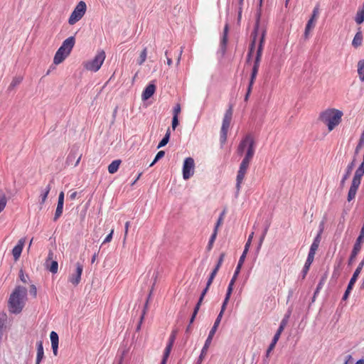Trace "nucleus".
Instances as JSON below:
<instances>
[{
    "label": "nucleus",
    "instance_id": "obj_1",
    "mask_svg": "<svg viewBox=\"0 0 364 364\" xmlns=\"http://www.w3.org/2000/svg\"><path fill=\"white\" fill-rule=\"evenodd\" d=\"M26 296L27 289L26 287L22 286L16 287L9 299V311L14 314H20L24 307L23 299L26 298Z\"/></svg>",
    "mask_w": 364,
    "mask_h": 364
},
{
    "label": "nucleus",
    "instance_id": "obj_2",
    "mask_svg": "<svg viewBox=\"0 0 364 364\" xmlns=\"http://www.w3.org/2000/svg\"><path fill=\"white\" fill-rule=\"evenodd\" d=\"M343 112L334 108L327 109L319 114L318 120L328 127L329 132H331L341 122Z\"/></svg>",
    "mask_w": 364,
    "mask_h": 364
},
{
    "label": "nucleus",
    "instance_id": "obj_3",
    "mask_svg": "<svg viewBox=\"0 0 364 364\" xmlns=\"http://www.w3.org/2000/svg\"><path fill=\"white\" fill-rule=\"evenodd\" d=\"M261 7L259 5V9H257L255 16V23L254 26V28L251 33L250 38L251 41L249 45L248 51L246 57V63H250L252 60L255 46H256V42L258 35L259 34V30H260V18H261Z\"/></svg>",
    "mask_w": 364,
    "mask_h": 364
},
{
    "label": "nucleus",
    "instance_id": "obj_4",
    "mask_svg": "<svg viewBox=\"0 0 364 364\" xmlns=\"http://www.w3.org/2000/svg\"><path fill=\"white\" fill-rule=\"evenodd\" d=\"M75 41V36H70L63 42L55 54L53 58L54 64L58 65L61 63L65 58L69 55L74 47Z\"/></svg>",
    "mask_w": 364,
    "mask_h": 364
},
{
    "label": "nucleus",
    "instance_id": "obj_5",
    "mask_svg": "<svg viewBox=\"0 0 364 364\" xmlns=\"http://www.w3.org/2000/svg\"><path fill=\"white\" fill-rule=\"evenodd\" d=\"M232 117V105L226 110L222 123V127L220 134V142L221 145L225 144L227 141L228 132L230 125V122Z\"/></svg>",
    "mask_w": 364,
    "mask_h": 364
},
{
    "label": "nucleus",
    "instance_id": "obj_6",
    "mask_svg": "<svg viewBox=\"0 0 364 364\" xmlns=\"http://www.w3.org/2000/svg\"><path fill=\"white\" fill-rule=\"evenodd\" d=\"M105 59V53L104 50H100L91 60L87 61L84 64V68L90 71L97 72L101 68Z\"/></svg>",
    "mask_w": 364,
    "mask_h": 364
},
{
    "label": "nucleus",
    "instance_id": "obj_7",
    "mask_svg": "<svg viewBox=\"0 0 364 364\" xmlns=\"http://www.w3.org/2000/svg\"><path fill=\"white\" fill-rule=\"evenodd\" d=\"M86 9L87 6L85 2L80 1L71 13L68 19V23L70 25H74L75 23L79 21L85 15Z\"/></svg>",
    "mask_w": 364,
    "mask_h": 364
},
{
    "label": "nucleus",
    "instance_id": "obj_8",
    "mask_svg": "<svg viewBox=\"0 0 364 364\" xmlns=\"http://www.w3.org/2000/svg\"><path fill=\"white\" fill-rule=\"evenodd\" d=\"M363 261H360V262L359 263L358 266L357 267V268L355 269V270L354 271L349 282H348V284L347 286V288L344 292V294L342 297V300L343 301H346L348 299V296H349V294L350 293V291H352L353 288V286L355 284V283L356 282L358 278V276L359 274H360L362 269H363Z\"/></svg>",
    "mask_w": 364,
    "mask_h": 364
},
{
    "label": "nucleus",
    "instance_id": "obj_9",
    "mask_svg": "<svg viewBox=\"0 0 364 364\" xmlns=\"http://www.w3.org/2000/svg\"><path fill=\"white\" fill-rule=\"evenodd\" d=\"M251 161L243 159L240 164L239 170L237 171L236 178V188L239 191L240 189L241 183L243 181L247 170L250 166Z\"/></svg>",
    "mask_w": 364,
    "mask_h": 364
},
{
    "label": "nucleus",
    "instance_id": "obj_10",
    "mask_svg": "<svg viewBox=\"0 0 364 364\" xmlns=\"http://www.w3.org/2000/svg\"><path fill=\"white\" fill-rule=\"evenodd\" d=\"M251 161L243 159L240 164L239 170L237 171L236 178V188L239 191L240 189L241 183L243 181L247 170L250 166Z\"/></svg>",
    "mask_w": 364,
    "mask_h": 364
},
{
    "label": "nucleus",
    "instance_id": "obj_11",
    "mask_svg": "<svg viewBox=\"0 0 364 364\" xmlns=\"http://www.w3.org/2000/svg\"><path fill=\"white\" fill-rule=\"evenodd\" d=\"M195 164L191 157H187L184 159L183 164V178L184 180L189 179L194 174Z\"/></svg>",
    "mask_w": 364,
    "mask_h": 364
},
{
    "label": "nucleus",
    "instance_id": "obj_12",
    "mask_svg": "<svg viewBox=\"0 0 364 364\" xmlns=\"http://www.w3.org/2000/svg\"><path fill=\"white\" fill-rule=\"evenodd\" d=\"M228 31H229V24H228V23H226L224 26L223 36H222L220 43V48L218 50V53H220L222 58H223L225 56L226 51H227V46H228Z\"/></svg>",
    "mask_w": 364,
    "mask_h": 364
},
{
    "label": "nucleus",
    "instance_id": "obj_13",
    "mask_svg": "<svg viewBox=\"0 0 364 364\" xmlns=\"http://www.w3.org/2000/svg\"><path fill=\"white\" fill-rule=\"evenodd\" d=\"M53 252L52 250H49L48 257L45 262V266L46 269L49 270L53 274H55L58 272V263L57 261L53 259Z\"/></svg>",
    "mask_w": 364,
    "mask_h": 364
},
{
    "label": "nucleus",
    "instance_id": "obj_14",
    "mask_svg": "<svg viewBox=\"0 0 364 364\" xmlns=\"http://www.w3.org/2000/svg\"><path fill=\"white\" fill-rule=\"evenodd\" d=\"M82 269L83 265L80 262H77L75 272L73 273L69 278V282H71L74 286L78 285L80 282Z\"/></svg>",
    "mask_w": 364,
    "mask_h": 364
},
{
    "label": "nucleus",
    "instance_id": "obj_15",
    "mask_svg": "<svg viewBox=\"0 0 364 364\" xmlns=\"http://www.w3.org/2000/svg\"><path fill=\"white\" fill-rule=\"evenodd\" d=\"M363 243V242L361 241H359L358 240H355L353 247V250L348 258V264L349 266L352 265L354 261L355 260L357 255L361 250Z\"/></svg>",
    "mask_w": 364,
    "mask_h": 364
},
{
    "label": "nucleus",
    "instance_id": "obj_16",
    "mask_svg": "<svg viewBox=\"0 0 364 364\" xmlns=\"http://www.w3.org/2000/svg\"><path fill=\"white\" fill-rule=\"evenodd\" d=\"M259 33H260V37H259L257 48L256 50L255 56L262 57L264 45V41H265V36H266V33H267L266 28L264 26H262V28H260Z\"/></svg>",
    "mask_w": 364,
    "mask_h": 364
},
{
    "label": "nucleus",
    "instance_id": "obj_17",
    "mask_svg": "<svg viewBox=\"0 0 364 364\" xmlns=\"http://www.w3.org/2000/svg\"><path fill=\"white\" fill-rule=\"evenodd\" d=\"M156 85L154 81L149 83V85L144 88L141 94V99L143 100H147L151 98L156 92Z\"/></svg>",
    "mask_w": 364,
    "mask_h": 364
},
{
    "label": "nucleus",
    "instance_id": "obj_18",
    "mask_svg": "<svg viewBox=\"0 0 364 364\" xmlns=\"http://www.w3.org/2000/svg\"><path fill=\"white\" fill-rule=\"evenodd\" d=\"M64 196H65L64 193L63 191H61L58 196L57 208H56L55 215L53 218L54 221H56L61 216V215L63 213V205H64Z\"/></svg>",
    "mask_w": 364,
    "mask_h": 364
},
{
    "label": "nucleus",
    "instance_id": "obj_19",
    "mask_svg": "<svg viewBox=\"0 0 364 364\" xmlns=\"http://www.w3.org/2000/svg\"><path fill=\"white\" fill-rule=\"evenodd\" d=\"M252 136L250 134H247L240 142L237 149V153L238 155L242 156L245 151V149L249 145V143L252 139Z\"/></svg>",
    "mask_w": 364,
    "mask_h": 364
},
{
    "label": "nucleus",
    "instance_id": "obj_20",
    "mask_svg": "<svg viewBox=\"0 0 364 364\" xmlns=\"http://www.w3.org/2000/svg\"><path fill=\"white\" fill-rule=\"evenodd\" d=\"M355 159L354 158L353 159V161L348 164V165L347 166V168H346V173L345 174L343 175L341 181V183H340V186L341 188H343L345 185V183H346V181L349 178V176H350L351 174V172L355 166Z\"/></svg>",
    "mask_w": 364,
    "mask_h": 364
},
{
    "label": "nucleus",
    "instance_id": "obj_21",
    "mask_svg": "<svg viewBox=\"0 0 364 364\" xmlns=\"http://www.w3.org/2000/svg\"><path fill=\"white\" fill-rule=\"evenodd\" d=\"M247 149L245 153V157L243 159H245L249 161H252L254 154H255V141L253 137H252L249 145L247 146Z\"/></svg>",
    "mask_w": 364,
    "mask_h": 364
},
{
    "label": "nucleus",
    "instance_id": "obj_22",
    "mask_svg": "<svg viewBox=\"0 0 364 364\" xmlns=\"http://www.w3.org/2000/svg\"><path fill=\"white\" fill-rule=\"evenodd\" d=\"M314 257H311L310 255L307 256L306 260L305 262L304 266L303 267V269L301 272V279H304L306 277V274H308V272L309 271L310 267L314 262Z\"/></svg>",
    "mask_w": 364,
    "mask_h": 364
},
{
    "label": "nucleus",
    "instance_id": "obj_23",
    "mask_svg": "<svg viewBox=\"0 0 364 364\" xmlns=\"http://www.w3.org/2000/svg\"><path fill=\"white\" fill-rule=\"evenodd\" d=\"M360 185V183H358L356 182L352 181L351 186H350V189L348 193L347 200L348 202L351 201L353 199L355 198L357 191H358Z\"/></svg>",
    "mask_w": 364,
    "mask_h": 364
},
{
    "label": "nucleus",
    "instance_id": "obj_24",
    "mask_svg": "<svg viewBox=\"0 0 364 364\" xmlns=\"http://www.w3.org/2000/svg\"><path fill=\"white\" fill-rule=\"evenodd\" d=\"M36 348H37V355H36V364H40V363L44 358V350H43V346L42 341H39L36 343Z\"/></svg>",
    "mask_w": 364,
    "mask_h": 364
},
{
    "label": "nucleus",
    "instance_id": "obj_25",
    "mask_svg": "<svg viewBox=\"0 0 364 364\" xmlns=\"http://www.w3.org/2000/svg\"><path fill=\"white\" fill-rule=\"evenodd\" d=\"M363 42V33L361 31V28H358V32L355 33L353 41H352V46L355 48H358L362 45Z\"/></svg>",
    "mask_w": 364,
    "mask_h": 364
},
{
    "label": "nucleus",
    "instance_id": "obj_26",
    "mask_svg": "<svg viewBox=\"0 0 364 364\" xmlns=\"http://www.w3.org/2000/svg\"><path fill=\"white\" fill-rule=\"evenodd\" d=\"M328 277V272H326L321 277V278L320 279V281L318 282V284H317V287H316V289L314 293V296H313V298H312V301H314L315 300V298L316 296V295L318 294V292L320 291V290L322 289L324 283L326 282V279Z\"/></svg>",
    "mask_w": 364,
    "mask_h": 364
},
{
    "label": "nucleus",
    "instance_id": "obj_27",
    "mask_svg": "<svg viewBox=\"0 0 364 364\" xmlns=\"http://www.w3.org/2000/svg\"><path fill=\"white\" fill-rule=\"evenodd\" d=\"M210 343H211L209 341L205 340L204 346L201 350L200 354L196 364H201L202 363V361L207 353L208 349Z\"/></svg>",
    "mask_w": 364,
    "mask_h": 364
},
{
    "label": "nucleus",
    "instance_id": "obj_28",
    "mask_svg": "<svg viewBox=\"0 0 364 364\" xmlns=\"http://www.w3.org/2000/svg\"><path fill=\"white\" fill-rule=\"evenodd\" d=\"M121 163H122V160H120V159L114 160L108 166L107 169H108L109 173L111 174L115 173L118 171Z\"/></svg>",
    "mask_w": 364,
    "mask_h": 364
},
{
    "label": "nucleus",
    "instance_id": "obj_29",
    "mask_svg": "<svg viewBox=\"0 0 364 364\" xmlns=\"http://www.w3.org/2000/svg\"><path fill=\"white\" fill-rule=\"evenodd\" d=\"M281 333H279V331H277L276 333L274 334L272 340V342L271 343L269 344L267 350V352H266V356L268 357L270 352L274 349L276 343H277L280 336H281Z\"/></svg>",
    "mask_w": 364,
    "mask_h": 364
},
{
    "label": "nucleus",
    "instance_id": "obj_30",
    "mask_svg": "<svg viewBox=\"0 0 364 364\" xmlns=\"http://www.w3.org/2000/svg\"><path fill=\"white\" fill-rule=\"evenodd\" d=\"M269 226H270V223L266 222V225H265L264 228V230L262 231V235L260 236V238H259V243H258V245H257V252L259 251V250L261 248V246H262V245L263 243V241H264V238L266 237V235H267V233L268 232Z\"/></svg>",
    "mask_w": 364,
    "mask_h": 364
},
{
    "label": "nucleus",
    "instance_id": "obj_31",
    "mask_svg": "<svg viewBox=\"0 0 364 364\" xmlns=\"http://www.w3.org/2000/svg\"><path fill=\"white\" fill-rule=\"evenodd\" d=\"M170 136H171V130H170V128H168L164 136L159 141V143L157 146V149H160L161 147L165 146L168 143V141L170 140Z\"/></svg>",
    "mask_w": 364,
    "mask_h": 364
},
{
    "label": "nucleus",
    "instance_id": "obj_32",
    "mask_svg": "<svg viewBox=\"0 0 364 364\" xmlns=\"http://www.w3.org/2000/svg\"><path fill=\"white\" fill-rule=\"evenodd\" d=\"M355 21L358 24H361L364 22V3L363 4L362 8L357 11Z\"/></svg>",
    "mask_w": 364,
    "mask_h": 364
},
{
    "label": "nucleus",
    "instance_id": "obj_33",
    "mask_svg": "<svg viewBox=\"0 0 364 364\" xmlns=\"http://www.w3.org/2000/svg\"><path fill=\"white\" fill-rule=\"evenodd\" d=\"M53 183V179H52L50 181V183L46 186V188L44 189V191H42L41 194V204H43L48 197V195L51 189V186H50V183Z\"/></svg>",
    "mask_w": 364,
    "mask_h": 364
},
{
    "label": "nucleus",
    "instance_id": "obj_34",
    "mask_svg": "<svg viewBox=\"0 0 364 364\" xmlns=\"http://www.w3.org/2000/svg\"><path fill=\"white\" fill-rule=\"evenodd\" d=\"M233 286H234V284H232V283H229V284H228L226 294H225L224 301L223 302V304L225 306L228 305V303L230 298L231 296V294L232 293Z\"/></svg>",
    "mask_w": 364,
    "mask_h": 364
},
{
    "label": "nucleus",
    "instance_id": "obj_35",
    "mask_svg": "<svg viewBox=\"0 0 364 364\" xmlns=\"http://www.w3.org/2000/svg\"><path fill=\"white\" fill-rule=\"evenodd\" d=\"M358 73L360 81H364V60H360L358 63Z\"/></svg>",
    "mask_w": 364,
    "mask_h": 364
},
{
    "label": "nucleus",
    "instance_id": "obj_36",
    "mask_svg": "<svg viewBox=\"0 0 364 364\" xmlns=\"http://www.w3.org/2000/svg\"><path fill=\"white\" fill-rule=\"evenodd\" d=\"M315 26V21L312 19H309L306 25L305 31H304V38L306 39L309 38V32L311 28Z\"/></svg>",
    "mask_w": 364,
    "mask_h": 364
},
{
    "label": "nucleus",
    "instance_id": "obj_37",
    "mask_svg": "<svg viewBox=\"0 0 364 364\" xmlns=\"http://www.w3.org/2000/svg\"><path fill=\"white\" fill-rule=\"evenodd\" d=\"M364 175V171L360 168H358L355 172L354 176L353 178L352 181L356 182L358 183H360L361 178Z\"/></svg>",
    "mask_w": 364,
    "mask_h": 364
},
{
    "label": "nucleus",
    "instance_id": "obj_38",
    "mask_svg": "<svg viewBox=\"0 0 364 364\" xmlns=\"http://www.w3.org/2000/svg\"><path fill=\"white\" fill-rule=\"evenodd\" d=\"M7 203V198L4 192L0 189V213L5 208Z\"/></svg>",
    "mask_w": 364,
    "mask_h": 364
},
{
    "label": "nucleus",
    "instance_id": "obj_39",
    "mask_svg": "<svg viewBox=\"0 0 364 364\" xmlns=\"http://www.w3.org/2000/svg\"><path fill=\"white\" fill-rule=\"evenodd\" d=\"M22 250H23V249H22V246H21V245H16L13 248L12 255H13L15 260H17L20 257Z\"/></svg>",
    "mask_w": 364,
    "mask_h": 364
},
{
    "label": "nucleus",
    "instance_id": "obj_40",
    "mask_svg": "<svg viewBox=\"0 0 364 364\" xmlns=\"http://www.w3.org/2000/svg\"><path fill=\"white\" fill-rule=\"evenodd\" d=\"M258 70H259L258 68H252V72H251V74H250V81H249V84H248V85L250 87H253V85H254L256 77H257V75L258 73Z\"/></svg>",
    "mask_w": 364,
    "mask_h": 364
},
{
    "label": "nucleus",
    "instance_id": "obj_41",
    "mask_svg": "<svg viewBox=\"0 0 364 364\" xmlns=\"http://www.w3.org/2000/svg\"><path fill=\"white\" fill-rule=\"evenodd\" d=\"M217 235H218V232L216 231H214L213 232L210 239H209V241H208V245L206 247V250L207 251H210L213 248V243L216 239V237H217Z\"/></svg>",
    "mask_w": 364,
    "mask_h": 364
},
{
    "label": "nucleus",
    "instance_id": "obj_42",
    "mask_svg": "<svg viewBox=\"0 0 364 364\" xmlns=\"http://www.w3.org/2000/svg\"><path fill=\"white\" fill-rule=\"evenodd\" d=\"M323 231V222L321 223L319 225V230L318 232V234L314 237L313 242L319 245L321 239V235Z\"/></svg>",
    "mask_w": 364,
    "mask_h": 364
},
{
    "label": "nucleus",
    "instance_id": "obj_43",
    "mask_svg": "<svg viewBox=\"0 0 364 364\" xmlns=\"http://www.w3.org/2000/svg\"><path fill=\"white\" fill-rule=\"evenodd\" d=\"M226 306H225L223 304H222V306H221V309H220V313L218 314L215 322H214V324L213 326H215V327H218L220 321H221V319H222V317H223V315L224 314V311H225V309H226Z\"/></svg>",
    "mask_w": 364,
    "mask_h": 364
},
{
    "label": "nucleus",
    "instance_id": "obj_44",
    "mask_svg": "<svg viewBox=\"0 0 364 364\" xmlns=\"http://www.w3.org/2000/svg\"><path fill=\"white\" fill-rule=\"evenodd\" d=\"M51 346H58L59 337L55 331H51L50 334Z\"/></svg>",
    "mask_w": 364,
    "mask_h": 364
},
{
    "label": "nucleus",
    "instance_id": "obj_45",
    "mask_svg": "<svg viewBox=\"0 0 364 364\" xmlns=\"http://www.w3.org/2000/svg\"><path fill=\"white\" fill-rule=\"evenodd\" d=\"M225 214V210H223L222 211V213L220 214V216L216 222V224L215 225V228H214V231H216L218 232V228L220 227V225L222 224L223 223V218H224V215Z\"/></svg>",
    "mask_w": 364,
    "mask_h": 364
},
{
    "label": "nucleus",
    "instance_id": "obj_46",
    "mask_svg": "<svg viewBox=\"0 0 364 364\" xmlns=\"http://www.w3.org/2000/svg\"><path fill=\"white\" fill-rule=\"evenodd\" d=\"M146 55H147V48H144L140 53L139 59L138 60L139 65H142L145 62V60L146 59Z\"/></svg>",
    "mask_w": 364,
    "mask_h": 364
},
{
    "label": "nucleus",
    "instance_id": "obj_47",
    "mask_svg": "<svg viewBox=\"0 0 364 364\" xmlns=\"http://www.w3.org/2000/svg\"><path fill=\"white\" fill-rule=\"evenodd\" d=\"M165 155V151H159L156 155L155 156V158L153 160V161L151 163V164L149 165V166H154L158 161H159L160 159H161Z\"/></svg>",
    "mask_w": 364,
    "mask_h": 364
},
{
    "label": "nucleus",
    "instance_id": "obj_48",
    "mask_svg": "<svg viewBox=\"0 0 364 364\" xmlns=\"http://www.w3.org/2000/svg\"><path fill=\"white\" fill-rule=\"evenodd\" d=\"M21 81H22V77H14L12 80V81H11V82L9 87V90L13 89L14 87H15L16 86L19 85L21 82Z\"/></svg>",
    "mask_w": 364,
    "mask_h": 364
},
{
    "label": "nucleus",
    "instance_id": "obj_49",
    "mask_svg": "<svg viewBox=\"0 0 364 364\" xmlns=\"http://www.w3.org/2000/svg\"><path fill=\"white\" fill-rule=\"evenodd\" d=\"M364 143V131L360 135L358 144H357L355 149V154H357L360 149H361L363 144Z\"/></svg>",
    "mask_w": 364,
    "mask_h": 364
},
{
    "label": "nucleus",
    "instance_id": "obj_50",
    "mask_svg": "<svg viewBox=\"0 0 364 364\" xmlns=\"http://www.w3.org/2000/svg\"><path fill=\"white\" fill-rule=\"evenodd\" d=\"M218 269H217L216 267H214V269L212 270L211 273L209 275V277L208 279V281L207 282L208 283V284H212L213 283V281L214 279V278L215 277L218 272Z\"/></svg>",
    "mask_w": 364,
    "mask_h": 364
},
{
    "label": "nucleus",
    "instance_id": "obj_51",
    "mask_svg": "<svg viewBox=\"0 0 364 364\" xmlns=\"http://www.w3.org/2000/svg\"><path fill=\"white\" fill-rule=\"evenodd\" d=\"M6 320H7L6 314L4 311L0 313V330H1L4 327L5 322L6 321Z\"/></svg>",
    "mask_w": 364,
    "mask_h": 364
},
{
    "label": "nucleus",
    "instance_id": "obj_52",
    "mask_svg": "<svg viewBox=\"0 0 364 364\" xmlns=\"http://www.w3.org/2000/svg\"><path fill=\"white\" fill-rule=\"evenodd\" d=\"M318 246H319V245L312 242V244L310 247L308 255H310V256L314 257V255L316 254L317 249L318 248Z\"/></svg>",
    "mask_w": 364,
    "mask_h": 364
},
{
    "label": "nucleus",
    "instance_id": "obj_53",
    "mask_svg": "<svg viewBox=\"0 0 364 364\" xmlns=\"http://www.w3.org/2000/svg\"><path fill=\"white\" fill-rule=\"evenodd\" d=\"M76 156H77L76 153L70 151V153L68 154V156L67 157L66 163L68 165L73 164V162L75 161Z\"/></svg>",
    "mask_w": 364,
    "mask_h": 364
},
{
    "label": "nucleus",
    "instance_id": "obj_54",
    "mask_svg": "<svg viewBox=\"0 0 364 364\" xmlns=\"http://www.w3.org/2000/svg\"><path fill=\"white\" fill-rule=\"evenodd\" d=\"M225 257V252L220 253L219 258L218 259L217 264H215V267H216L218 269L220 268V267L223 262Z\"/></svg>",
    "mask_w": 364,
    "mask_h": 364
},
{
    "label": "nucleus",
    "instance_id": "obj_55",
    "mask_svg": "<svg viewBox=\"0 0 364 364\" xmlns=\"http://www.w3.org/2000/svg\"><path fill=\"white\" fill-rule=\"evenodd\" d=\"M318 13H319V6L316 5L314 7V9H313L312 14H311L310 19H312L316 21V20L318 17Z\"/></svg>",
    "mask_w": 364,
    "mask_h": 364
},
{
    "label": "nucleus",
    "instance_id": "obj_56",
    "mask_svg": "<svg viewBox=\"0 0 364 364\" xmlns=\"http://www.w3.org/2000/svg\"><path fill=\"white\" fill-rule=\"evenodd\" d=\"M218 327H215L213 326L212 328L210 329L209 334L208 336V338H206V341H209L210 343L212 342L213 338L217 331Z\"/></svg>",
    "mask_w": 364,
    "mask_h": 364
},
{
    "label": "nucleus",
    "instance_id": "obj_57",
    "mask_svg": "<svg viewBox=\"0 0 364 364\" xmlns=\"http://www.w3.org/2000/svg\"><path fill=\"white\" fill-rule=\"evenodd\" d=\"M341 263V259H340V261L338 262V265L334 267V270H333V272L332 274V278L337 279L339 277L340 272L338 271V269L340 267Z\"/></svg>",
    "mask_w": 364,
    "mask_h": 364
},
{
    "label": "nucleus",
    "instance_id": "obj_58",
    "mask_svg": "<svg viewBox=\"0 0 364 364\" xmlns=\"http://www.w3.org/2000/svg\"><path fill=\"white\" fill-rule=\"evenodd\" d=\"M181 111V105L179 103H177L173 109V117H178V114H180Z\"/></svg>",
    "mask_w": 364,
    "mask_h": 364
},
{
    "label": "nucleus",
    "instance_id": "obj_59",
    "mask_svg": "<svg viewBox=\"0 0 364 364\" xmlns=\"http://www.w3.org/2000/svg\"><path fill=\"white\" fill-rule=\"evenodd\" d=\"M176 331H173L171 334L169 336L167 345H171V346H173V343L176 340Z\"/></svg>",
    "mask_w": 364,
    "mask_h": 364
},
{
    "label": "nucleus",
    "instance_id": "obj_60",
    "mask_svg": "<svg viewBox=\"0 0 364 364\" xmlns=\"http://www.w3.org/2000/svg\"><path fill=\"white\" fill-rule=\"evenodd\" d=\"M287 323H288V321L286 320V318H282V321H281V323L279 324V328L277 329V331H279V333H282V331H284V329L285 326H287Z\"/></svg>",
    "mask_w": 364,
    "mask_h": 364
},
{
    "label": "nucleus",
    "instance_id": "obj_61",
    "mask_svg": "<svg viewBox=\"0 0 364 364\" xmlns=\"http://www.w3.org/2000/svg\"><path fill=\"white\" fill-rule=\"evenodd\" d=\"M29 293H30V294H31L33 298H36V296H37V289H36V285H34V284H31V285L30 286Z\"/></svg>",
    "mask_w": 364,
    "mask_h": 364
},
{
    "label": "nucleus",
    "instance_id": "obj_62",
    "mask_svg": "<svg viewBox=\"0 0 364 364\" xmlns=\"http://www.w3.org/2000/svg\"><path fill=\"white\" fill-rule=\"evenodd\" d=\"M172 348H173V346H171V345H166V348H165L164 352L163 357L168 358Z\"/></svg>",
    "mask_w": 364,
    "mask_h": 364
},
{
    "label": "nucleus",
    "instance_id": "obj_63",
    "mask_svg": "<svg viewBox=\"0 0 364 364\" xmlns=\"http://www.w3.org/2000/svg\"><path fill=\"white\" fill-rule=\"evenodd\" d=\"M179 124L178 117H173L172 118L171 127L173 130H175Z\"/></svg>",
    "mask_w": 364,
    "mask_h": 364
},
{
    "label": "nucleus",
    "instance_id": "obj_64",
    "mask_svg": "<svg viewBox=\"0 0 364 364\" xmlns=\"http://www.w3.org/2000/svg\"><path fill=\"white\" fill-rule=\"evenodd\" d=\"M356 240L361 241L363 242H364V225L362 226L359 235Z\"/></svg>",
    "mask_w": 364,
    "mask_h": 364
}]
</instances>
